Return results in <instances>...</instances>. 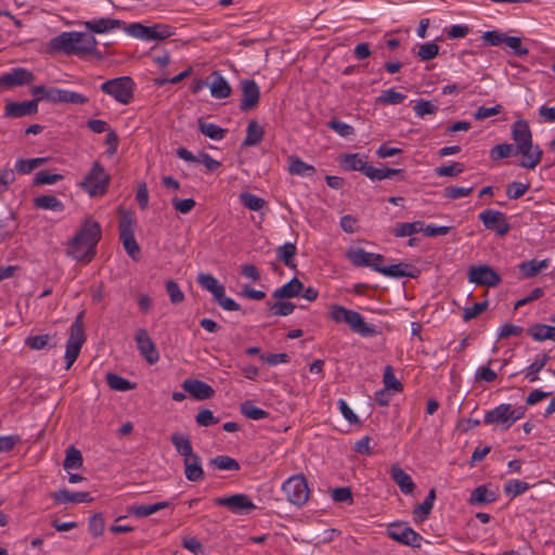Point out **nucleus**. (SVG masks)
Masks as SVG:
<instances>
[{
    "instance_id": "nucleus-13",
    "label": "nucleus",
    "mask_w": 555,
    "mask_h": 555,
    "mask_svg": "<svg viewBox=\"0 0 555 555\" xmlns=\"http://www.w3.org/2000/svg\"><path fill=\"white\" fill-rule=\"evenodd\" d=\"M478 218L487 230L494 231L499 236H505L511 230L505 214L500 210L486 209Z\"/></svg>"
},
{
    "instance_id": "nucleus-61",
    "label": "nucleus",
    "mask_w": 555,
    "mask_h": 555,
    "mask_svg": "<svg viewBox=\"0 0 555 555\" xmlns=\"http://www.w3.org/2000/svg\"><path fill=\"white\" fill-rule=\"evenodd\" d=\"M62 179H63L62 175L50 173L48 171L41 170L36 173L34 183L36 185L54 184Z\"/></svg>"
},
{
    "instance_id": "nucleus-33",
    "label": "nucleus",
    "mask_w": 555,
    "mask_h": 555,
    "mask_svg": "<svg viewBox=\"0 0 555 555\" xmlns=\"http://www.w3.org/2000/svg\"><path fill=\"white\" fill-rule=\"evenodd\" d=\"M550 359L546 352L537 354L534 361L522 371L525 377L528 378L529 382H537L539 379V373L544 369Z\"/></svg>"
},
{
    "instance_id": "nucleus-47",
    "label": "nucleus",
    "mask_w": 555,
    "mask_h": 555,
    "mask_svg": "<svg viewBox=\"0 0 555 555\" xmlns=\"http://www.w3.org/2000/svg\"><path fill=\"white\" fill-rule=\"evenodd\" d=\"M365 162V157L360 154H346L340 158L339 164L345 170L361 171Z\"/></svg>"
},
{
    "instance_id": "nucleus-64",
    "label": "nucleus",
    "mask_w": 555,
    "mask_h": 555,
    "mask_svg": "<svg viewBox=\"0 0 555 555\" xmlns=\"http://www.w3.org/2000/svg\"><path fill=\"white\" fill-rule=\"evenodd\" d=\"M195 420L199 426L204 427H208L219 423V418L215 417L214 413L208 409L201 410L197 413Z\"/></svg>"
},
{
    "instance_id": "nucleus-22",
    "label": "nucleus",
    "mask_w": 555,
    "mask_h": 555,
    "mask_svg": "<svg viewBox=\"0 0 555 555\" xmlns=\"http://www.w3.org/2000/svg\"><path fill=\"white\" fill-rule=\"evenodd\" d=\"M38 112L37 100L10 102L4 106V115L10 118L30 116Z\"/></svg>"
},
{
    "instance_id": "nucleus-53",
    "label": "nucleus",
    "mask_w": 555,
    "mask_h": 555,
    "mask_svg": "<svg viewBox=\"0 0 555 555\" xmlns=\"http://www.w3.org/2000/svg\"><path fill=\"white\" fill-rule=\"evenodd\" d=\"M106 382L112 389L118 391H128L134 388V384L114 373L106 375Z\"/></svg>"
},
{
    "instance_id": "nucleus-28",
    "label": "nucleus",
    "mask_w": 555,
    "mask_h": 555,
    "mask_svg": "<svg viewBox=\"0 0 555 555\" xmlns=\"http://www.w3.org/2000/svg\"><path fill=\"white\" fill-rule=\"evenodd\" d=\"M521 154L524 159L519 163V166L526 169H534L542 159L543 152L539 145L531 144V147L524 150L516 149V155Z\"/></svg>"
},
{
    "instance_id": "nucleus-46",
    "label": "nucleus",
    "mask_w": 555,
    "mask_h": 555,
    "mask_svg": "<svg viewBox=\"0 0 555 555\" xmlns=\"http://www.w3.org/2000/svg\"><path fill=\"white\" fill-rule=\"evenodd\" d=\"M241 413L253 421L264 420L269 416V413L258 406H256L251 401L247 400L243 402L240 406Z\"/></svg>"
},
{
    "instance_id": "nucleus-2",
    "label": "nucleus",
    "mask_w": 555,
    "mask_h": 555,
    "mask_svg": "<svg viewBox=\"0 0 555 555\" xmlns=\"http://www.w3.org/2000/svg\"><path fill=\"white\" fill-rule=\"evenodd\" d=\"M49 49L65 55L85 57L96 54L98 40L88 33L64 31L49 41Z\"/></svg>"
},
{
    "instance_id": "nucleus-14",
    "label": "nucleus",
    "mask_w": 555,
    "mask_h": 555,
    "mask_svg": "<svg viewBox=\"0 0 555 555\" xmlns=\"http://www.w3.org/2000/svg\"><path fill=\"white\" fill-rule=\"evenodd\" d=\"M134 340L140 354L149 364H155L159 360V353L156 349V345L145 328H139L135 332Z\"/></svg>"
},
{
    "instance_id": "nucleus-48",
    "label": "nucleus",
    "mask_w": 555,
    "mask_h": 555,
    "mask_svg": "<svg viewBox=\"0 0 555 555\" xmlns=\"http://www.w3.org/2000/svg\"><path fill=\"white\" fill-rule=\"evenodd\" d=\"M82 462H83L82 455L78 449H76L73 446L67 448L65 460L63 462L64 469H66V470L77 469V468L81 467Z\"/></svg>"
},
{
    "instance_id": "nucleus-9",
    "label": "nucleus",
    "mask_w": 555,
    "mask_h": 555,
    "mask_svg": "<svg viewBox=\"0 0 555 555\" xmlns=\"http://www.w3.org/2000/svg\"><path fill=\"white\" fill-rule=\"evenodd\" d=\"M387 534L400 544L416 548L421 547L423 541V537L404 521H393L389 524L387 526Z\"/></svg>"
},
{
    "instance_id": "nucleus-63",
    "label": "nucleus",
    "mask_w": 555,
    "mask_h": 555,
    "mask_svg": "<svg viewBox=\"0 0 555 555\" xmlns=\"http://www.w3.org/2000/svg\"><path fill=\"white\" fill-rule=\"evenodd\" d=\"M474 191L473 186L463 188V186H447L444 189V197L449 199H456L460 197H465L472 194Z\"/></svg>"
},
{
    "instance_id": "nucleus-51",
    "label": "nucleus",
    "mask_w": 555,
    "mask_h": 555,
    "mask_svg": "<svg viewBox=\"0 0 555 555\" xmlns=\"http://www.w3.org/2000/svg\"><path fill=\"white\" fill-rule=\"evenodd\" d=\"M47 158L44 157H37V158H30V159H18L15 164V170L18 173L27 175L30 173L33 170L38 168L39 166L46 164Z\"/></svg>"
},
{
    "instance_id": "nucleus-34",
    "label": "nucleus",
    "mask_w": 555,
    "mask_h": 555,
    "mask_svg": "<svg viewBox=\"0 0 555 555\" xmlns=\"http://www.w3.org/2000/svg\"><path fill=\"white\" fill-rule=\"evenodd\" d=\"M436 499V490L430 489L425 500L413 509L414 520L416 522H423L428 518Z\"/></svg>"
},
{
    "instance_id": "nucleus-37",
    "label": "nucleus",
    "mask_w": 555,
    "mask_h": 555,
    "mask_svg": "<svg viewBox=\"0 0 555 555\" xmlns=\"http://www.w3.org/2000/svg\"><path fill=\"white\" fill-rule=\"evenodd\" d=\"M197 283L206 291L210 292L214 299L221 296L224 293V286L218 282V280L208 273H199L197 276Z\"/></svg>"
},
{
    "instance_id": "nucleus-57",
    "label": "nucleus",
    "mask_w": 555,
    "mask_h": 555,
    "mask_svg": "<svg viewBox=\"0 0 555 555\" xmlns=\"http://www.w3.org/2000/svg\"><path fill=\"white\" fill-rule=\"evenodd\" d=\"M439 46L434 41L426 42L418 48L417 55L422 61H430L438 56Z\"/></svg>"
},
{
    "instance_id": "nucleus-49",
    "label": "nucleus",
    "mask_w": 555,
    "mask_h": 555,
    "mask_svg": "<svg viewBox=\"0 0 555 555\" xmlns=\"http://www.w3.org/2000/svg\"><path fill=\"white\" fill-rule=\"evenodd\" d=\"M198 128H199V131L204 135L212 139V140H217V141L218 140H222L225 137L227 132H228L227 129H223V128H221L218 125L212 124V122L199 121Z\"/></svg>"
},
{
    "instance_id": "nucleus-59",
    "label": "nucleus",
    "mask_w": 555,
    "mask_h": 555,
    "mask_svg": "<svg viewBox=\"0 0 555 555\" xmlns=\"http://www.w3.org/2000/svg\"><path fill=\"white\" fill-rule=\"evenodd\" d=\"M295 305L289 301H278L269 306L272 315L286 317L294 312Z\"/></svg>"
},
{
    "instance_id": "nucleus-50",
    "label": "nucleus",
    "mask_w": 555,
    "mask_h": 555,
    "mask_svg": "<svg viewBox=\"0 0 555 555\" xmlns=\"http://www.w3.org/2000/svg\"><path fill=\"white\" fill-rule=\"evenodd\" d=\"M495 500L493 492L489 491L486 486H478L473 490L469 502L472 504H487Z\"/></svg>"
},
{
    "instance_id": "nucleus-23",
    "label": "nucleus",
    "mask_w": 555,
    "mask_h": 555,
    "mask_svg": "<svg viewBox=\"0 0 555 555\" xmlns=\"http://www.w3.org/2000/svg\"><path fill=\"white\" fill-rule=\"evenodd\" d=\"M182 387L196 400H206L215 395L211 386L198 379H185Z\"/></svg>"
},
{
    "instance_id": "nucleus-58",
    "label": "nucleus",
    "mask_w": 555,
    "mask_h": 555,
    "mask_svg": "<svg viewBox=\"0 0 555 555\" xmlns=\"http://www.w3.org/2000/svg\"><path fill=\"white\" fill-rule=\"evenodd\" d=\"M464 171L462 163H451L436 168V175L439 177H455Z\"/></svg>"
},
{
    "instance_id": "nucleus-7",
    "label": "nucleus",
    "mask_w": 555,
    "mask_h": 555,
    "mask_svg": "<svg viewBox=\"0 0 555 555\" xmlns=\"http://www.w3.org/2000/svg\"><path fill=\"white\" fill-rule=\"evenodd\" d=\"M109 182L111 176L102 164L95 162L80 185L90 196H102L107 192Z\"/></svg>"
},
{
    "instance_id": "nucleus-4",
    "label": "nucleus",
    "mask_w": 555,
    "mask_h": 555,
    "mask_svg": "<svg viewBox=\"0 0 555 555\" xmlns=\"http://www.w3.org/2000/svg\"><path fill=\"white\" fill-rule=\"evenodd\" d=\"M124 30L129 36L143 41H162L175 35V28L172 26L162 23L145 26L137 22L126 24Z\"/></svg>"
},
{
    "instance_id": "nucleus-6",
    "label": "nucleus",
    "mask_w": 555,
    "mask_h": 555,
    "mask_svg": "<svg viewBox=\"0 0 555 555\" xmlns=\"http://www.w3.org/2000/svg\"><path fill=\"white\" fill-rule=\"evenodd\" d=\"M101 91L114 98L118 103L127 105L133 99L135 83L129 76H121L103 82Z\"/></svg>"
},
{
    "instance_id": "nucleus-21",
    "label": "nucleus",
    "mask_w": 555,
    "mask_h": 555,
    "mask_svg": "<svg viewBox=\"0 0 555 555\" xmlns=\"http://www.w3.org/2000/svg\"><path fill=\"white\" fill-rule=\"evenodd\" d=\"M125 25V22L109 17H101L83 22L86 29L93 34H106L114 29H124Z\"/></svg>"
},
{
    "instance_id": "nucleus-55",
    "label": "nucleus",
    "mask_w": 555,
    "mask_h": 555,
    "mask_svg": "<svg viewBox=\"0 0 555 555\" xmlns=\"http://www.w3.org/2000/svg\"><path fill=\"white\" fill-rule=\"evenodd\" d=\"M512 155H516V149L511 143L498 144V145L493 146L491 152H490V157H491L492 160H498V159H501V158H506V157H509Z\"/></svg>"
},
{
    "instance_id": "nucleus-5",
    "label": "nucleus",
    "mask_w": 555,
    "mask_h": 555,
    "mask_svg": "<svg viewBox=\"0 0 555 555\" xmlns=\"http://www.w3.org/2000/svg\"><path fill=\"white\" fill-rule=\"evenodd\" d=\"M331 318L336 323L348 324L354 333L364 337L372 336L375 333L374 328L364 321V318L359 312L343 306H333L331 308Z\"/></svg>"
},
{
    "instance_id": "nucleus-8",
    "label": "nucleus",
    "mask_w": 555,
    "mask_h": 555,
    "mask_svg": "<svg viewBox=\"0 0 555 555\" xmlns=\"http://www.w3.org/2000/svg\"><path fill=\"white\" fill-rule=\"evenodd\" d=\"M282 491L287 501L298 507L304 506L310 496V489L307 479L302 475H294L287 478L282 485Z\"/></svg>"
},
{
    "instance_id": "nucleus-36",
    "label": "nucleus",
    "mask_w": 555,
    "mask_h": 555,
    "mask_svg": "<svg viewBox=\"0 0 555 555\" xmlns=\"http://www.w3.org/2000/svg\"><path fill=\"white\" fill-rule=\"evenodd\" d=\"M423 225H424L423 221L401 222V223H397L395 227L390 228L389 231L396 237H405V236H412L418 232H422Z\"/></svg>"
},
{
    "instance_id": "nucleus-15",
    "label": "nucleus",
    "mask_w": 555,
    "mask_h": 555,
    "mask_svg": "<svg viewBox=\"0 0 555 555\" xmlns=\"http://www.w3.org/2000/svg\"><path fill=\"white\" fill-rule=\"evenodd\" d=\"M468 280L482 286L494 287L501 283V276L487 264L472 267L468 271Z\"/></svg>"
},
{
    "instance_id": "nucleus-54",
    "label": "nucleus",
    "mask_w": 555,
    "mask_h": 555,
    "mask_svg": "<svg viewBox=\"0 0 555 555\" xmlns=\"http://www.w3.org/2000/svg\"><path fill=\"white\" fill-rule=\"evenodd\" d=\"M530 489V485L519 479H511L504 485V493L512 498L518 496Z\"/></svg>"
},
{
    "instance_id": "nucleus-42",
    "label": "nucleus",
    "mask_w": 555,
    "mask_h": 555,
    "mask_svg": "<svg viewBox=\"0 0 555 555\" xmlns=\"http://www.w3.org/2000/svg\"><path fill=\"white\" fill-rule=\"evenodd\" d=\"M296 245L293 243H285L282 246L276 248V257L281 260L286 267L295 268V255H296Z\"/></svg>"
},
{
    "instance_id": "nucleus-12",
    "label": "nucleus",
    "mask_w": 555,
    "mask_h": 555,
    "mask_svg": "<svg viewBox=\"0 0 555 555\" xmlns=\"http://www.w3.org/2000/svg\"><path fill=\"white\" fill-rule=\"evenodd\" d=\"M119 240L121 241L128 256L138 260L140 247L133 233V220L130 215L124 214L119 220Z\"/></svg>"
},
{
    "instance_id": "nucleus-62",
    "label": "nucleus",
    "mask_w": 555,
    "mask_h": 555,
    "mask_svg": "<svg viewBox=\"0 0 555 555\" xmlns=\"http://www.w3.org/2000/svg\"><path fill=\"white\" fill-rule=\"evenodd\" d=\"M529 190V184L521 182H512L506 186V195L509 199L520 198Z\"/></svg>"
},
{
    "instance_id": "nucleus-26",
    "label": "nucleus",
    "mask_w": 555,
    "mask_h": 555,
    "mask_svg": "<svg viewBox=\"0 0 555 555\" xmlns=\"http://www.w3.org/2000/svg\"><path fill=\"white\" fill-rule=\"evenodd\" d=\"M403 388L402 380L396 376L393 367L386 365L384 367V397L401 393ZM385 405H387V401L384 399V406Z\"/></svg>"
},
{
    "instance_id": "nucleus-41",
    "label": "nucleus",
    "mask_w": 555,
    "mask_h": 555,
    "mask_svg": "<svg viewBox=\"0 0 555 555\" xmlns=\"http://www.w3.org/2000/svg\"><path fill=\"white\" fill-rule=\"evenodd\" d=\"M550 264L548 259L524 261L518 267L525 278H533Z\"/></svg>"
},
{
    "instance_id": "nucleus-27",
    "label": "nucleus",
    "mask_w": 555,
    "mask_h": 555,
    "mask_svg": "<svg viewBox=\"0 0 555 555\" xmlns=\"http://www.w3.org/2000/svg\"><path fill=\"white\" fill-rule=\"evenodd\" d=\"M184 475L189 481L197 482L204 479V469L199 455L196 453L193 456L183 460Z\"/></svg>"
},
{
    "instance_id": "nucleus-60",
    "label": "nucleus",
    "mask_w": 555,
    "mask_h": 555,
    "mask_svg": "<svg viewBox=\"0 0 555 555\" xmlns=\"http://www.w3.org/2000/svg\"><path fill=\"white\" fill-rule=\"evenodd\" d=\"M166 291H167L170 301L175 305L182 302L185 298L180 286L173 280L167 281Z\"/></svg>"
},
{
    "instance_id": "nucleus-32",
    "label": "nucleus",
    "mask_w": 555,
    "mask_h": 555,
    "mask_svg": "<svg viewBox=\"0 0 555 555\" xmlns=\"http://www.w3.org/2000/svg\"><path fill=\"white\" fill-rule=\"evenodd\" d=\"M302 289L304 284L297 278H293L288 283L276 288L272 296L276 299L293 298L298 296Z\"/></svg>"
},
{
    "instance_id": "nucleus-30",
    "label": "nucleus",
    "mask_w": 555,
    "mask_h": 555,
    "mask_svg": "<svg viewBox=\"0 0 555 555\" xmlns=\"http://www.w3.org/2000/svg\"><path fill=\"white\" fill-rule=\"evenodd\" d=\"M170 441L177 453L180 454L183 460L196 454L193 451L192 442L188 434L179 431L173 433L170 437Z\"/></svg>"
},
{
    "instance_id": "nucleus-1",
    "label": "nucleus",
    "mask_w": 555,
    "mask_h": 555,
    "mask_svg": "<svg viewBox=\"0 0 555 555\" xmlns=\"http://www.w3.org/2000/svg\"><path fill=\"white\" fill-rule=\"evenodd\" d=\"M101 237L100 223L92 218H85L80 230L67 243L66 254L78 262L89 263L95 256Z\"/></svg>"
},
{
    "instance_id": "nucleus-24",
    "label": "nucleus",
    "mask_w": 555,
    "mask_h": 555,
    "mask_svg": "<svg viewBox=\"0 0 555 555\" xmlns=\"http://www.w3.org/2000/svg\"><path fill=\"white\" fill-rule=\"evenodd\" d=\"M421 271L418 268L411 263L399 262L396 264L384 266V275L399 279V278H412L415 279L420 275Z\"/></svg>"
},
{
    "instance_id": "nucleus-56",
    "label": "nucleus",
    "mask_w": 555,
    "mask_h": 555,
    "mask_svg": "<svg viewBox=\"0 0 555 555\" xmlns=\"http://www.w3.org/2000/svg\"><path fill=\"white\" fill-rule=\"evenodd\" d=\"M105 519L101 513H96L89 518L88 529L92 537H101L104 532Z\"/></svg>"
},
{
    "instance_id": "nucleus-11",
    "label": "nucleus",
    "mask_w": 555,
    "mask_h": 555,
    "mask_svg": "<svg viewBox=\"0 0 555 555\" xmlns=\"http://www.w3.org/2000/svg\"><path fill=\"white\" fill-rule=\"evenodd\" d=\"M214 503L217 506H223L228 508L231 513L236 515L249 514L251 511L256 509V505L245 493H236L229 496H218L214 499Z\"/></svg>"
},
{
    "instance_id": "nucleus-35",
    "label": "nucleus",
    "mask_w": 555,
    "mask_h": 555,
    "mask_svg": "<svg viewBox=\"0 0 555 555\" xmlns=\"http://www.w3.org/2000/svg\"><path fill=\"white\" fill-rule=\"evenodd\" d=\"M391 477L404 494H410L413 492L415 483L413 482L410 475L406 474L402 468L393 466L391 468Z\"/></svg>"
},
{
    "instance_id": "nucleus-43",
    "label": "nucleus",
    "mask_w": 555,
    "mask_h": 555,
    "mask_svg": "<svg viewBox=\"0 0 555 555\" xmlns=\"http://www.w3.org/2000/svg\"><path fill=\"white\" fill-rule=\"evenodd\" d=\"M210 466L219 470H234L237 472L241 468L240 463L229 455H218L209 460Z\"/></svg>"
},
{
    "instance_id": "nucleus-17",
    "label": "nucleus",
    "mask_w": 555,
    "mask_h": 555,
    "mask_svg": "<svg viewBox=\"0 0 555 555\" xmlns=\"http://www.w3.org/2000/svg\"><path fill=\"white\" fill-rule=\"evenodd\" d=\"M348 259L357 267H372L382 272V256L367 253L362 248H353L347 253Z\"/></svg>"
},
{
    "instance_id": "nucleus-45",
    "label": "nucleus",
    "mask_w": 555,
    "mask_h": 555,
    "mask_svg": "<svg viewBox=\"0 0 555 555\" xmlns=\"http://www.w3.org/2000/svg\"><path fill=\"white\" fill-rule=\"evenodd\" d=\"M289 172L301 177H311L315 173V168L298 157L289 158Z\"/></svg>"
},
{
    "instance_id": "nucleus-19",
    "label": "nucleus",
    "mask_w": 555,
    "mask_h": 555,
    "mask_svg": "<svg viewBox=\"0 0 555 555\" xmlns=\"http://www.w3.org/2000/svg\"><path fill=\"white\" fill-rule=\"evenodd\" d=\"M48 101L52 103H69V104H86L89 99L78 92L60 89V88H49L48 92Z\"/></svg>"
},
{
    "instance_id": "nucleus-3",
    "label": "nucleus",
    "mask_w": 555,
    "mask_h": 555,
    "mask_svg": "<svg viewBox=\"0 0 555 555\" xmlns=\"http://www.w3.org/2000/svg\"><path fill=\"white\" fill-rule=\"evenodd\" d=\"M526 406L514 408L509 403H502L486 412L483 423L486 425L501 426L503 430L509 429L514 423L525 416Z\"/></svg>"
},
{
    "instance_id": "nucleus-10",
    "label": "nucleus",
    "mask_w": 555,
    "mask_h": 555,
    "mask_svg": "<svg viewBox=\"0 0 555 555\" xmlns=\"http://www.w3.org/2000/svg\"><path fill=\"white\" fill-rule=\"evenodd\" d=\"M85 340L86 337L81 322V315H78L70 325V333L66 343V370H69L74 362L77 360Z\"/></svg>"
},
{
    "instance_id": "nucleus-16",
    "label": "nucleus",
    "mask_w": 555,
    "mask_h": 555,
    "mask_svg": "<svg viewBox=\"0 0 555 555\" xmlns=\"http://www.w3.org/2000/svg\"><path fill=\"white\" fill-rule=\"evenodd\" d=\"M242 89V101L240 104V109L243 112H248L255 108L260 99V90L255 80L244 79L241 81Z\"/></svg>"
},
{
    "instance_id": "nucleus-52",
    "label": "nucleus",
    "mask_w": 555,
    "mask_h": 555,
    "mask_svg": "<svg viewBox=\"0 0 555 555\" xmlns=\"http://www.w3.org/2000/svg\"><path fill=\"white\" fill-rule=\"evenodd\" d=\"M240 202L243 206L253 211H259L266 205V201L263 198L249 192L241 193Z\"/></svg>"
},
{
    "instance_id": "nucleus-39",
    "label": "nucleus",
    "mask_w": 555,
    "mask_h": 555,
    "mask_svg": "<svg viewBox=\"0 0 555 555\" xmlns=\"http://www.w3.org/2000/svg\"><path fill=\"white\" fill-rule=\"evenodd\" d=\"M264 135V130L256 120H250L247 125L246 137L243 141V146H255L261 142Z\"/></svg>"
},
{
    "instance_id": "nucleus-44",
    "label": "nucleus",
    "mask_w": 555,
    "mask_h": 555,
    "mask_svg": "<svg viewBox=\"0 0 555 555\" xmlns=\"http://www.w3.org/2000/svg\"><path fill=\"white\" fill-rule=\"evenodd\" d=\"M35 206L40 209L62 211L64 209L63 203L53 195H41L35 198Z\"/></svg>"
},
{
    "instance_id": "nucleus-31",
    "label": "nucleus",
    "mask_w": 555,
    "mask_h": 555,
    "mask_svg": "<svg viewBox=\"0 0 555 555\" xmlns=\"http://www.w3.org/2000/svg\"><path fill=\"white\" fill-rule=\"evenodd\" d=\"M170 506L168 501H160L154 504L149 505H130L127 507V512L130 515H133L137 518L147 517L160 509L167 508Z\"/></svg>"
},
{
    "instance_id": "nucleus-29",
    "label": "nucleus",
    "mask_w": 555,
    "mask_h": 555,
    "mask_svg": "<svg viewBox=\"0 0 555 555\" xmlns=\"http://www.w3.org/2000/svg\"><path fill=\"white\" fill-rule=\"evenodd\" d=\"M210 94L215 99H225L230 96L232 88L225 78L219 72H212L210 75Z\"/></svg>"
},
{
    "instance_id": "nucleus-40",
    "label": "nucleus",
    "mask_w": 555,
    "mask_h": 555,
    "mask_svg": "<svg viewBox=\"0 0 555 555\" xmlns=\"http://www.w3.org/2000/svg\"><path fill=\"white\" fill-rule=\"evenodd\" d=\"M528 335L537 341H543L546 339L555 341V326L534 324L528 328Z\"/></svg>"
},
{
    "instance_id": "nucleus-25",
    "label": "nucleus",
    "mask_w": 555,
    "mask_h": 555,
    "mask_svg": "<svg viewBox=\"0 0 555 555\" xmlns=\"http://www.w3.org/2000/svg\"><path fill=\"white\" fill-rule=\"evenodd\" d=\"M56 504L91 502L89 492H72L67 489H60L50 494Z\"/></svg>"
},
{
    "instance_id": "nucleus-18",
    "label": "nucleus",
    "mask_w": 555,
    "mask_h": 555,
    "mask_svg": "<svg viewBox=\"0 0 555 555\" xmlns=\"http://www.w3.org/2000/svg\"><path fill=\"white\" fill-rule=\"evenodd\" d=\"M35 80V75L24 68V67H16L13 68L11 72L3 74L0 76V86H3L5 88H14L20 87L24 85H28Z\"/></svg>"
},
{
    "instance_id": "nucleus-20",
    "label": "nucleus",
    "mask_w": 555,
    "mask_h": 555,
    "mask_svg": "<svg viewBox=\"0 0 555 555\" xmlns=\"http://www.w3.org/2000/svg\"><path fill=\"white\" fill-rule=\"evenodd\" d=\"M512 139L515 142V149L524 150L531 147L532 132L529 124L524 119L516 120L512 126Z\"/></svg>"
},
{
    "instance_id": "nucleus-38",
    "label": "nucleus",
    "mask_w": 555,
    "mask_h": 555,
    "mask_svg": "<svg viewBox=\"0 0 555 555\" xmlns=\"http://www.w3.org/2000/svg\"><path fill=\"white\" fill-rule=\"evenodd\" d=\"M25 345L33 350L53 348L56 346L55 335L43 334V335L28 336L25 339Z\"/></svg>"
}]
</instances>
